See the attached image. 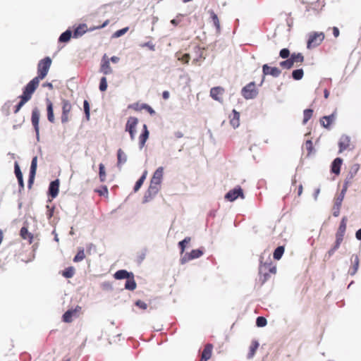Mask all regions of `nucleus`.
<instances>
[{
    "label": "nucleus",
    "mask_w": 361,
    "mask_h": 361,
    "mask_svg": "<svg viewBox=\"0 0 361 361\" xmlns=\"http://www.w3.org/2000/svg\"><path fill=\"white\" fill-rule=\"evenodd\" d=\"M71 32L70 30H66L64 32H63L61 36L59 37V42H67L70 40L71 37Z\"/></svg>",
    "instance_id": "nucleus-43"
},
{
    "label": "nucleus",
    "mask_w": 361,
    "mask_h": 361,
    "mask_svg": "<svg viewBox=\"0 0 361 361\" xmlns=\"http://www.w3.org/2000/svg\"><path fill=\"white\" fill-rule=\"evenodd\" d=\"M51 65V59L49 56L40 60L37 64V76L35 78L39 80H43L47 76Z\"/></svg>",
    "instance_id": "nucleus-4"
},
{
    "label": "nucleus",
    "mask_w": 361,
    "mask_h": 361,
    "mask_svg": "<svg viewBox=\"0 0 361 361\" xmlns=\"http://www.w3.org/2000/svg\"><path fill=\"white\" fill-rule=\"evenodd\" d=\"M128 27H125V28L118 30L114 33V36L116 37H121L123 35H124L128 31Z\"/></svg>",
    "instance_id": "nucleus-56"
},
{
    "label": "nucleus",
    "mask_w": 361,
    "mask_h": 361,
    "mask_svg": "<svg viewBox=\"0 0 361 361\" xmlns=\"http://www.w3.org/2000/svg\"><path fill=\"white\" fill-rule=\"evenodd\" d=\"M276 273V267L271 259L269 262H263L260 261L259 267V281L262 285L269 280L271 274Z\"/></svg>",
    "instance_id": "nucleus-1"
},
{
    "label": "nucleus",
    "mask_w": 361,
    "mask_h": 361,
    "mask_svg": "<svg viewBox=\"0 0 361 361\" xmlns=\"http://www.w3.org/2000/svg\"><path fill=\"white\" fill-rule=\"evenodd\" d=\"M343 163V159L341 158H336L331 164V171L333 173L336 175H338L341 171V166Z\"/></svg>",
    "instance_id": "nucleus-25"
},
{
    "label": "nucleus",
    "mask_w": 361,
    "mask_h": 361,
    "mask_svg": "<svg viewBox=\"0 0 361 361\" xmlns=\"http://www.w3.org/2000/svg\"><path fill=\"white\" fill-rule=\"evenodd\" d=\"M258 347H259V343L257 341H252V342L250 346V348H249L247 358L250 359V358L253 357Z\"/></svg>",
    "instance_id": "nucleus-34"
},
{
    "label": "nucleus",
    "mask_w": 361,
    "mask_h": 361,
    "mask_svg": "<svg viewBox=\"0 0 361 361\" xmlns=\"http://www.w3.org/2000/svg\"><path fill=\"white\" fill-rule=\"evenodd\" d=\"M280 66L286 69L291 68L294 65L290 59V58L286 59V61H283L280 63Z\"/></svg>",
    "instance_id": "nucleus-47"
},
{
    "label": "nucleus",
    "mask_w": 361,
    "mask_h": 361,
    "mask_svg": "<svg viewBox=\"0 0 361 361\" xmlns=\"http://www.w3.org/2000/svg\"><path fill=\"white\" fill-rule=\"evenodd\" d=\"M20 235L24 240H27L29 243H32L33 235L30 233L26 226H23L20 231Z\"/></svg>",
    "instance_id": "nucleus-28"
},
{
    "label": "nucleus",
    "mask_w": 361,
    "mask_h": 361,
    "mask_svg": "<svg viewBox=\"0 0 361 361\" xmlns=\"http://www.w3.org/2000/svg\"><path fill=\"white\" fill-rule=\"evenodd\" d=\"M353 178V176H351L349 178V180H346L344 183V185H343V190L341 191V193L343 195L345 191L347 190L348 189V185L351 182V179Z\"/></svg>",
    "instance_id": "nucleus-57"
},
{
    "label": "nucleus",
    "mask_w": 361,
    "mask_h": 361,
    "mask_svg": "<svg viewBox=\"0 0 361 361\" xmlns=\"http://www.w3.org/2000/svg\"><path fill=\"white\" fill-rule=\"evenodd\" d=\"M267 324V321L264 317H258L256 320V324L259 327L265 326Z\"/></svg>",
    "instance_id": "nucleus-49"
},
{
    "label": "nucleus",
    "mask_w": 361,
    "mask_h": 361,
    "mask_svg": "<svg viewBox=\"0 0 361 361\" xmlns=\"http://www.w3.org/2000/svg\"><path fill=\"white\" fill-rule=\"evenodd\" d=\"M99 176L101 182H104L106 180V173L103 164H100L99 165Z\"/></svg>",
    "instance_id": "nucleus-40"
},
{
    "label": "nucleus",
    "mask_w": 361,
    "mask_h": 361,
    "mask_svg": "<svg viewBox=\"0 0 361 361\" xmlns=\"http://www.w3.org/2000/svg\"><path fill=\"white\" fill-rule=\"evenodd\" d=\"M81 311V307L77 305L75 308L71 309L66 311L63 315V321L66 323H70L73 321V317H78Z\"/></svg>",
    "instance_id": "nucleus-10"
},
{
    "label": "nucleus",
    "mask_w": 361,
    "mask_h": 361,
    "mask_svg": "<svg viewBox=\"0 0 361 361\" xmlns=\"http://www.w3.org/2000/svg\"><path fill=\"white\" fill-rule=\"evenodd\" d=\"M117 158L118 166H120L121 164H123L127 161V157L121 149H119L117 152Z\"/></svg>",
    "instance_id": "nucleus-36"
},
{
    "label": "nucleus",
    "mask_w": 361,
    "mask_h": 361,
    "mask_svg": "<svg viewBox=\"0 0 361 361\" xmlns=\"http://www.w3.org/2000/svg\"><path fill=\"white\" fill-rule=\"evenodd\" d=\"M87 30V27L86 24H80L74 30L73 36L75 37H78L85 34Z\"/></svg>",
    "instance_id": "nucleus-32"
},
{
    "label": "nucleus",
    "mask_w": 361,
    "mask_h": 361,
    "mask_svg": "<svg viewBox=\"0 0 361 361\" xmlns=\"http://www.w3.org/2000/svg\"><path fill=\"white\" fill-rule=\"evenodd\" d=\"M162 97L164 99H168L169 98V92L168 91H164L162 93Z\"/></svg>",
    "instance_id": "nucleus-62"
},
{
    "label": "nucleus",
    "mask_w": 361,
    "mask_h": 361,
    "mask_svg": "<svg viewBox=\"0 0 361 361\" xmlns=\"http://www.w3.org/2000/svg\"><path fill=\"white\" fill-rule=\"evenodd\" d=\"M203 255V250L201 249L192 250L190 253H186L182 259L183 262H185L200 257Z\"/></svg>",
    "instance_id": "nucleus-16"
},
{
    "label": "nucleus",
    "mask_w": 361,
    "mask_h": 361,
    "mask_svg": "<svg viewBox=\"0 0 361 361\" xmlns=\"http://www.w3.org/2000/svg\"><path fill=\"white\" fill-rule=\"evenodd\" d=\"M336 113H333L329 116H325L320 118L321 125L326 128H329V126L334 122L336 119Z\"/></svg>",
    "instance_id": "nucleus-20"
},
{
    "label": "nucleus",
    "mask_w": 361,
    "mask_h": 361,
    "mask_svg": "<svg viewBox=\"0 0 361 361\" xmlns=\"http://www.w3.org/2000/svg\"><path fill=\"white\" fill-rule=\"evenodd\" d=\"M14 170H15V174L18 179V183H19L20 188H23L24 183H23V174H22V172L20 171V166H19L18 162H15Z\"/></svg>",
    "instance_id": "nucleus-29"
},
{
    "label": "nucleus",
    "mask_w": 361,
    "mask_h": 361,
    "mask_svg": "<svg viewBox=\"0 0 361 361\" xmlns=\"http://www.w3.org/2000/svg\"><path fill=\"white\" fill-rule=\"evenodd\" d=\"M304 147L307 150V156H310L312 154V152L314 151V147H313V143H312V140H307L305 143Z\"/></svg>",
    "instance_id": "nucleus-44"
},
{
    "label": "nucleus",
    "mask_w": 361,
    "mask_h": 361,
    "mask_svg": "<svg viewBox=\"0 0 361 361\" xmlns=\"http://www.w3.org/2000/svg\"><path fill=\"white\" fill-rule=\"evenodd\" d=\"M83 107H84V111H85V114L87 120H89L90 119V104L87 100L84 101Z\"/></svg>",
    "instance_id": "nucleus-52"
},
{
    "label": "nucleus",
    "mask_w": 361,
    "mask_h": 361,
    "mask_svg": "<svg viewBox=\"0 0 361 361\" xmlns=\"http://www.w3.org/2000/svg\"><path fill=\"white\" fill-rule=\"evenodd\" d=\"M145 47H147L150 50L152 51H154L155 50V45L153 44L152 42H146L145 44H144Z\"/></svg>",
    "instance_id": "nucleus-59"
},
{
    "label": "nucleus",
    "mask_w": 361,
    "mask_h": 361,
    "mask_svg": "<svg viewBox=\"0 0 361 361\" xmlns=\"http://www.w3.org/2000/svg\"><path fill=\"white\" fill-rule=\"evenodd\" d=\"M99 71L104 75H109L113 73V70L110 66L109 59L104 54L102 59Z\"/></svg>",
    "instance_id": "nucleus-12"
},
{
    "label": "nucleus",
    "mask_w": 361,
    "mask_h": 361,
    "mask_svg": "<svg viewBox=\"0 0 361 361\" xmlns=\"http://www.w3.org/2000/svg\"><path fill=\"white\" fill-rule=\"evenodd\" d=\"M149 130H147V126L146 124H144L143 131L139 137V144L140 148H142L145 146V142L149 137Z\"/></svg>",
    "instance_id": "nucleus-26"
},
{
    "label": "nucleus",
    "mask_w": 361,
    "mask_h": 361,
    "mask_svg": "<svg viewBox=\"0 0 361 361\" xmlns=\"http://www.w3.org/2000/svg\"><path fill=\"white\" fill-rule=\"evenodd\" d=\"M37 157H35L32 160L31 166H30V177H29V180H28V183L30 185L33 183V180L35 178V176L36 170H37Z\"/></svg>",
    "instance_id": "nucleus-23"
},
{
    "label": "nucleus",
    "mask_w": 361,
    "mask_h": 361,
    "mask_svg": "<svg viewBox=\"0 0 361 361\" xmlns=\"http://www.w3.org/2000/svg\"><path fill=\"white\" fill-rule=\"evenodd\" d=\"M39 109L35 107L32 109V117H31V121L32 124L34 126L35 130L36 132L37 137H39Z\"/></svg>",
    "instance_id": "nucleus-13"
},
{
    "label": "nucleus",
    "mask_w": 361,
    "mask_h": 361,
    "mask_svg": "<svg viewBox=\"0 0 361 361\" xmlns=\"http://www.w3.org/2000/svg\"><path fill=\"white\" fill-rule=\"evenodd\" d=\"M257 94V90L256 89L255 83L251 82L245 86L242 90V95L246 99H253Z\"/></svg>",
    "instance_id": "nucleus-8"
},
{
    "label": "nucleus",
    "mask_w": 361,
    "mask_h": 361,
    "mask_svg": "<svg viewBox=\"0 0 361 361\" xmlns=\"http://www.w3.org/2000/svg\"><path fill=\"white\" fill-rule=\"evenodd\" d=\"M284 252V247L279 246L274 252L273 257L275 259L279 260Z\"/></svg>",
    "instance_id": "nucleus-41"
},
{
    "label": "nucleus",
    "mask_w": 361,
    "mask_h": 361,
    "mask_svg": "<svg viewBox=\"0 0 361 361\" xmlns=\"http://www.w3.org/2000/svg\"><path fill=\"white\" fill-rule=\"evenodd\" d=\"M343 198V196H342L341 198H338L335 203V207H337L338 209H340V208H341Z\"/></svg>",
    "instance_id": "nucleus-60"
},
{
    "label": "nucleus",
    "mask_w": 361,
    "mask_h": 361,
    "mask_svg": "<svg viewBox=\"0 0 361 361\" xmlns=\"http://www.w3.org/2000/svg\"><path fill=\"white\" fill-rule=\"evenodd\" d=\"M212 350L213 345L211 343L206 344L202 353L200 361H207L209 360L212 355Z\"/></svg>",
    "instance_id": "nucleus-19"
},
{
    "label": "nucleus",
    "mask_w": 361,
    "mask_h": 361,
    "mask_svg": "<svg viewBox=\"0 0 361 361\" xmlns=\"http://www.w3.org/2000/svg\"><path fill=\"white\" fill-rule=\"evenodd\" d=\"M355 236L357 240H361V228L356 232Z\"/></svg>",
    "instance_id": "nucleus-64"
},
{
    "label": "nucleus",
    "mask_w": 361,
    "mask_h": 361,
    "mask_svg": "<svg viewBox=\"0 0 361 361\" xmlns=\"http://www.w3.org/2000/svg\"><path fill=\"white\" fill-rule=\"evenodd\" d=\"M209 13L210 15V18L212 19V21L216 27V32L219 33L221 31V25L217 15L213 11H209Z\"/></svg>",
    "instance_id": "nucleus-30"
},
{
    "label": "nucleus",
    "mask_w": 361,
    "mask_h": 361,
    "mask_svg": "<svg viewBox=\"0 0 361 361\" xmlns=\"http://www.w3.org/2000/svg\"><path fill=\"white\" fill-rule=\"evenodd\" d=\"M351 262L353 265L349 269V274L350 275H354L356 274L359 267L360 259L358 256L357 255H352Z\"/></svg>",
    "instance_id": "nucleus-24"
},
{
    "label": "nucleus",
    "mask_w": 361,
    "mask_h": 361,
    "mask_svg": "<svg viewBox=\"0 0 361 361\" xmlns=\"http://www.w3.org/2000/svg\"><path fill=\"white\" fill-rule=\"evenodd\" d=\"M262 71L264 75H270L275 78L279 77L281 73V71L279 68L271 67L269 66L267 64L263 65Z\"/></svg>",
    "instance_id": "nucleus-15"
},
{
    "label": "nucleus",
    "mask_w": 361,
    "mask_h": 361,
    "mask_svg": "<svg viewBox=\"0 0 361 361\" xmlns=\"http://www.w3.org/2000/svg\"><path fill=\"white\" fill-rule=\"evenodd\" d=\"M135 111H141V110H146L151 115H154L155 114L154 110L148 104H139L135 103L130 106Z\"/></svg>",
    "instance_id": "nucleus-22"
},
{
    "label": "nucleus",
    "mask_w": 361,
    "mask_h": 361,
    "mask_svg": "<svg viewBox=\"0 0 361 361\" xmlns=\"http://www.w3.org/2000/svg\"><path fill=\"white\" fill-rule=\"evenodd\" d=\"M191 240L190 237L185 238L182 241H180L178 243V246L180 249V253L183 254L185 252L186 245L189 243Z\"/></svg>",
    "instance_id": "nucleus-45"
},
{
    "label": "nucleus",
    "mask_w": 361,
    "mask_h": 361,
    "mask_svg": "<svg viewBox=\"0 0 361 361\" xmlns=\"http://www.w3.org/2000/svg\"><path fill=\"white\" fill-rule=\"evenodd\" d=\"M136 282L134 279V274H133L131 276L127 279V281L125 284V288L130 290H133L136 288Z\"/></svg>",
    "instance_id": "nucleus-33"
},
{
    "label": "nucleus",
    "mask_w": 361,
    "mask_h": 361,
    "mask_svg": "<svg viewBox=\"0 0 361 361\" xmlns=\"http://www.w3.org/2000/svg\"><path fill=\"white\" fill-rule=\"evenodd\" d=\"M39 81L40 80L39 79L35 77L24 87L23 94L20 96L27 101L30 100L33 93L39 86Z\"/></svg>",
    "instance_id": "nucleus-6"
},
{
    "label": "nucleus",
    "mask_w": 361,
    "mask_h": 361,
    "mask_svg": "<svg viewBox=\"0 0 361 361\" xmlns=\"http://www.w3.org/2000/svg\"><path fill=\"white\" fill-rule=\"evenodd\" d=\"M304 75L302 69L294 70L292 73V76L294 80H299L302 78Z\"/></svg>",
    "instance_id": "nucleus-46"
},
{
    "label": "nucleus",
    "mask_w": 361,
    "mask_h": 361,
    "mask_svg": "<svg viewBox=\"0 0 361 361\" xmlns=\"http://www.w3.org/2000/svg\"><path fill=\"white\" fill-rule=\"evenodd\" d=\"M238 197H243V192L240 187L231 190L225 195V198L230 202L235 200Z\"/></svg>",
    "instance_id": "nucleus-14"
},
{
    "label": "nucleus",
    "mask_w": 361,
    "mask_h": 361,
    "mask_svg": "<svg viewBox=\"0 0 361 361\" xmlns=\"http://www.w3.org/2000/svg\"><path fill=\"white\" fill-rule=\"evenodd\" d=\"M135 305L142 310H146L147 308V305L145 302H143L140 300H137L135 302Z\"/></svg>",
    "instance_id": "nucleus-55"
},
{
    "label": "nucleus",
    "mask_w": 361,
    "mask_h": 361,
    "mask_svg": "<svg viewBox=\"0 0 361 361\" xmlns=\"http://www.w3.org/2000/svg\"><path fill=\"white\" fill-rule=\"evenodd\" d=\"M190 59V56L189 54H184L181 57H178V60L183 63H188Z\"/></svg>",
    "instance_id": "nucleus-54"
},
{
    "label": "nucleus",
    "mask_w": 361,
    "mask_h": 361,
    "mask_svg": "<svg viewBox=\"0 0 361 361\" xmlns=\"http://www.w3.org/2000/svg\"><path fill=\"white\" fill-rule=\"evenodd\" d=\"M109 23V20H106L104 21V23L102 25L97 26L95 28L96 29L103 28V27H106Z\"/></svg>",
    "instance_id": "nucleus-61"
},
{
    "label": "nucleus",
    "mask_w": 361,
    "mask_h": 361,
    "mask_svg": "<svg viewBox=\"0 0 361 361\" xmlns=\"http://www.w3.org/2000/svg\"><path fill=\"white\" fill-rule=\"evenodd\" d=\"M350 145V137L348 135H343L338 142L339 152L341 153L344 150L348 149Z\"/></svg>",
    "instance_id": "nucleus-17"
},
{
    "label": "nucleus",
    "mask_w": 361,
    "mask_h": 361,
    "mask_svg": "<svg viewBox=\"0 0 361 361\" xmlns=\"http://www.w3.org/2000/svg\"><path fill=\"white\" fill-rule=\"evenodd\" d=\"M279 56L282 59H288L290 56V51L288 49L284 48L280 51Z\"/></svg>",
    "instance_id": "nucleus-53"
},
{
    "label": "nucleus",
    "mask_w": 361,
    "mask_h": 361,
    "mask_svg": "<svg viewBox=\"0 0 361 361\" xmlns=\"http://www.w3.org/2000/svg\"><path fill=\"white\" fill-rule=\"evenodd\" d=\"M147 172L145 171L143 174L142 175V176L137 180V181L135 183V185L134 186V190L135 192H137L140 188V187L142 186V185L143 184L146 177H147Z\"/></svg>",
    "instance_id": "nucleus-38"
},
{
    "label": "nucleus",
    "mask_w": 361,
    "mask_h": 361,
    "mask_svg": "<svg viewBox=\"0 0 361 361\" xmlns=\"http://www.w3.org/2000/svg\"><path fill=\"white\" fill-rule=\"evenodd\" d=\"M313 115V110L310 109H305L303 112L302 123L306 124L307 121L312 118Z\"/></svg>",
    "instance_id": "nucleus-42"
},
{
    "label": "nucleus",
    "mask_w": 361,
    "mask_h": 361,
    "mask_svg": "<svg viewBox=\"0 0 361 361\" xmlns=\"http://www.w3.org/2000/svg\"><path fill=\"white\" fill-rule=\"evenodd\" d=\"M225 92L224 88L221 87H214L210 90V97L219 102H223V95Z\"/></svg>",
    "instance_id": "nucleus-11"
},
{
    "label": "nucleus",
    "mask_w": 361,
    "mask_h": 361,
    "mask_svg": "<svg viewBox=\"0 0 361 361\" xmlns=\"http://www.w3.org/2000/svg\"><path fill=\"white\" fill-rule=\"evenodd\" d=\"M107 89V81L106 77H102L99 82V90L102 92L106 91Z\"/></svg>",
    "instance_id": "nucleus-50"
},
{
    "label": "nucleus",
    "mask_w": 361,
    "mask_h": 361,
    "mask_svg": "<svg viewBox=\"0 0 361 361\" xmlns=\"http://www.w3.org/2000/svg\"><path fill=\"white\" fill-rule=\"evenodd\" d=\"M46 104H47V119L50 123H54L55 122V118H54V114L53 103L49 99H47Z\"/></svg>",
    "instance_id": "nucleus-21"
},
{
    "label": "nucleus",
    "mask_w": 361,
    "mask_h": 361,
    "mask_svg": "<svg viewBox=\"0 0 361 361\" xmlns=\"http://www.w3.org/2000/svg\"><path fill=\"white\" fill-rule=\"evenodd\" d=\"M290 58L293 65L295 63H302L304 61V56L301 53H298V54L293 53L291 54Z\"/></svg>",
    "instance_id": "nucleus-35"
},
{
    "label": "nucleus",
    "mask_w": 361,
    "mask_h": 361,
    "mask_svg": "<svg viewBox=\"0 0 361 361\" xmlns=\"http://www.w3.org/2000/svg\"><path fill=\"white\" fill-rule=\"evenodd\" d=\"M325 38L323 32H312L309 34L307 42V48L309 49H314L322 44Z\"/></svg>",
    "instance_id": "nucleus-5"
},
{
    "label": "nucleus",
    "mask_w": 361,
    "mask_h": 361,
    "mask_svg": "<svg viewBox=\"0 0 361 361\" xmlns=\"http://www.w3.org/2000/svg\"><path fill=\"white\" fill-rule=\"evenodd\" d=\"M346 222H347V218L345 216H343L342 220H341V224H340V226H339V227L338 228V231H337V232L336 233L335 245L327 252V255H328L329 257H331L334 254L335 251L337 249H338V247H340L341 243H342V241L343 240V237H344V235H345V233Z\"/></svg>",
    "instance_id": "nucleus-2"
},
{
    "label": "nucleus",
    "mask_w": 361,
    "mask_h": 361,
    "mask_svg": "<svg viewBox=\"0 0 361 361\" xmlns=\"http://www.w3.org/2000/svg\"><path fill=\"white\" fill-rule=\"evenodd\" d=\"M333 35L335 37H338L340 35L339 30L337 27H332Z\"/></svg>",
    "instance_id": "nucleus-58"
},
{
    "label": "nucleus",
    "mask_w": 361,
    "mask_h": 361,
    "mask_svg": "<svg viewBox=\"0 0 361 361\" xmlns=\"http://www.w3.org/2000/svg\"><path fill=\"white\" fill-rule=\"evenodd\" d=\"M20 102L19 103L15 106V109H14V113L15 114H17L20 109L23 107V106L28 101H27L26 99H25L23 97H22L21 96H20Z\"/></svg>",
    "instance_id": "nucleus-48"
},
{
    "label": "nucleus",
    "mask_w": 361,
    "mask_h": 361,
    "mask_svg": "<svg viewBox=\"0 0 361 361\" xmlns=\"http://www.w3.org/2000/svg\"><path fill=\"white\" fill-rule=\"evenodd\" d=\"M95 192H97L100 196L108 197L109 191L106 185L102 186L100 189L95 190Z\"/></svg>",
    "instance_id": "nucleus-51"
},
{
    "label": "nucleus",
    "mask_w": 361,
    "mask_h": 361,
    "mask_svg": "<svg viewBox=\"0 0 361 361\" xmlns=\"http://www.w3.org/2000/svg\"><path fill=\"white\" fill-rule=\"evenodd\" d=\"M138 124V119L135 117L130 116L128 118L126 124V131L128 132L130 139L133 140L136 135V127Z\"/></svg>",
    "instance_id": "nucleus-9"
},
{
    "label": "nucleus",
    "mask_w": 361,
    "mask_h": 361,
    "mask_svg": "<svg viewBox=\"0 0 361 361\" xmlns=\"http://www.w3.org/2000/svg\"><path fill=\"white\" fill-rule=\"evenodd\" d=\"M85 258V255L84 252V249L82 247L78 248V253L73 258L74 262H79L82 261Z\"/></svg>",
    "instance_id": "nucleus-37"
},
{
    "label": "nucleus",
    "mask_w": 361,
    "mask_h": 361,
    "mask_svg": "<svg viewBox=\"0 0 361 361\" xmlns=\"http://www.w3.org/2000/svg\"><path fill=\"white\" fill-rule=\"evenodd\" d=\"M59 180L56 179L54 181H51L49 184V195L52 197L55 198L59 194Z\"/></svg>",
    "instance_id": "nucleus-18"
},
{
    "label": "nucleus",
    "mask_w": 361,
    "mask_h": 361,
    "mask_svg": "<svg viewBox=\"0 0 361 361\" xmlns=\"http://www.w3.org/2000/svg\"><path fill=\"white\" fill-rule=\"evenodd\" d=\"M111 61V62L114 63H118V61H119V58H118V56H112L111 59H109V61Z\"/></svg>",
    "instance_id": "nucleus-63"
},
{
    "label": "nucleus",
    "mask_w": 361,
    "mask_h": 361,
    "mask_svg": "<svg viewBox=\"0 0 361 361\" xmlns=\"http://www.w3.org/2000/svg\"><path fill=\"white\" fill-rule=\"evenodd\" d=\"M163 174L164 168L161 166L159 167L154 173L148 189L149 195H154L159 192L163 178Z\"/></svg>",
    "instance_id": "nucleus-3"
},
{
    "label": "nucleus",
    "mask_w": 361,
    "mask_h": 361,
    "mask_svg": "<svg viewBox=\"0 0 361 361\" xmlns=\"http://www.w3.org/2000/svg\"><path fill=\"white\" fill-rule=\"evenodd\" d=\"M132 274H133L132 272H128L125 269H121V270L117 271L114 274V278L118 280L124 279H127L130 276H131Z\"/></svg>",
    "instance_id": "nucleus-31"
},
{
    "label": "nucleus",
    "mask_w": 361,
    "mask_h": 361,
    "mask_svg": "<svg viewBox=\"0 0 361 361\" xmlns=\"http://www.w3.org/2000/svg\"><path fill=\"white\" fill-rule=\"evenodd\" d=\"M230 123L234 128H238L240 125V114L235 109L232 111V115L230 116Z\"/></svg>",
    "instance_id": "nucleus-27"
},
{
    "label": "nucleus",
    "mask_w": 361,
    "mask_h": 361,
    "mask_svg": "<svg viewBox=\"0 0 361 361\" xmlns=\"http://www.w3.org/2000/svg\"><path fill=\"white\" fill-rule=\"evenodd\" d=\"M74 274L75 269L73 267L66 268L62 272L63 276H64L66 279L72 278Z\"/></svg>",
    "instance_id": "nucleus-39"
},
{
    "label": "nucleus",
    "mask_w": 361,
    "mask_h": 361,
    "mask_svg": "<svg viewBox=\"0 0 361 361\" xmlns=\"http://www.w3.org/2000/svg\"><path fill=\"white\" fill-rule=\"evenodd\" d=\"M72 104L68 99H62L61 101V123H66L70 120V114L72 111Z\"/></svg>",
    "instance_id": "nucleus-7"
}]
</instances>
